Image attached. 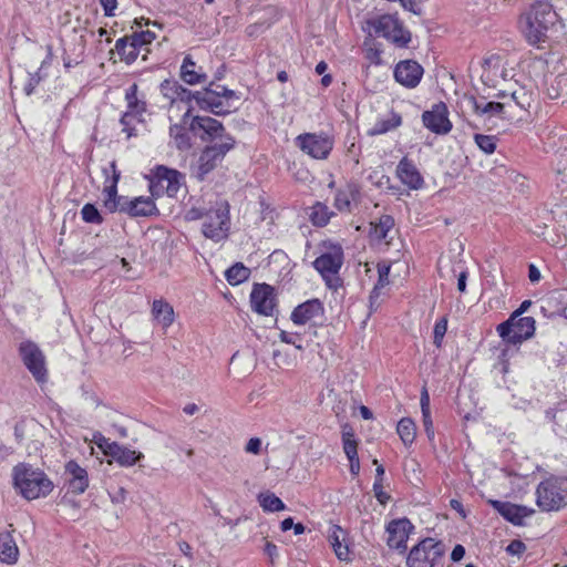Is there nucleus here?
<instances>
[{"label":"nucleus","instance_id":"nucleus-4","mask_svg":"<svg viewBox=\"0 0 567 567\" xmlns=\"http://www.w3.org/2000/svg\"><path fill=\"white\" fill-rule=\"evenodd\" d=\"M558 19V14L548 2H537L520 20V28L526 39L532 44L545 41L546 33Z\"/></svg>","mask_w":567,"mask_h":567},{"label":"nucleus","instance_id":"nucleus-46","mask_svg":"<svg viewBox=\"0 0 567 567\" xmlns=\"http://www.w3.org/2000/svg\"><path fill=\"white\" fill-rule=\"evenodd\" d=\"M177 87H182V85L176 81H169V80H165L161 85L163 95L166 99L171 100L172 103L177 102V100H178L179 92H178Z\"/></svg>","mask_w":567,"mask_h":567},{"label":"nucleus","instance_id":"nucleus-33","mask_svg":"<svg viewBox=\"0 0 567 567\" xmlns=\"http://www.w3.org/2000/svg\"><path fill=\"white\" fill-rule=\"evenodd\" d=\"M137 84H132L125 93V100L127 102V110L130 114H133L141 120V116L146 112V102L137 97Z\"/></svg>","mask_w":567,"mask_h":567},{"label":"nucleus","instance_id":"nucleus-16","mask_svg":"<svg viewBox=\"0 0 567 567\" xmlns=\"http://www.w3.org/2000/svg\"><path fill=\"white\" fill-rule=\"evenodd\" d=\"M414 526L408 518H400L391 520L386 526L388 539L386 544L390 548L399 550L401 554L406 551V543L410 533Z\"/></svg>","mask_w":567,"mask_h":567},{"label":"nucleus","instance_id":"nucleus-37","mask_svg":"<svg viewBox=\"0 0 567 567\" xmlns=\"http://www.w3.org/2000/svg\"><path fill=\"white\" fill-rule=\"evenodd\" d=\"M396 432L404 443V445H410L414 442L416 435V426L412 419L403 417L399 421L396 426Z\"/></svg>","mask_w":567,"mask_h":567},{"label":"nucleus","instance_id":"nucleus-49","mask_svg":"<svg viewBox=\"0 0 567 567\" xmlns=\"http://www.w3.org/2000/svg\"><path fill=\"white\" fill-rule=\"evenodd\" d=\"M137 118V116L130 114L128 112H125L121 117V124L123 125V131L127 133V137H131L133 135V127H132V120Z\"/></svg>","mask_w":567,"mask_h":567},{"label":"nucleus","instance_id":"nucleus-56","mask_svg":"<svg viewBox=\"0 0 567 567\" xmlns=\"http://www.w3.org/2000/svg\"><path fill=\"white\" fill-rule=\"evenodd\" d=\"M177 90L179 92L177 101L190 102V101L195 100L196 92H192L190 90L184 87L183 85H182V87H177Z\"/></svg>","mask_w":567,"mask_h":567},{"label":"nucleus","instance_id":"nucleus-19","mask_svg":"<svg viewBox=\"0 0 567 567\" xmlns=\"http://www.w3.org/2000/svg\"><path fill=\"white\" fill-rule=\"evenodd\" d=\"M423 73L422 65L414 60L400 61L394 68L395 81L408 89L417 86Z\"/></svg>","mask_w":567,"mask_h":567},{"label":"nucleus","instance_id":"nucleus-22","mask_svg":"<svg viewBox=\"0 0 567 567\" xmlns=\"http://www.w3.org/2000/svg\"><path fill=\"white\" fill-rule=\"evenodd\" d=\"M489 503L493 508L499 513V515L514 525H523L524 518L534 513L533 509H529L526 506L515 505L509 502L491 499Z\"/></svg>","mask_w":567,"mask_h":567},{"label":"nucleus","instance_id":"nucleus-8","mask_svg":"<svg viewBox=\"0 0 567 567\" xmlns=\"http://www.w3.org/2000/svg\"><path fill=\"white\" fill-rule=\"evenodd\" d=\"M343 264V251L341 246H332L329 251L323 252L312 262L315 269L320 272L327 286L338 289L341 280L337 276Z\"/></svg>","mask_w":567,"mask_h":567},{"label":"nucleus","instance_id":"nucleus-12","mask_svg":"<svg viewBox=\"0 0 567 567\" xmlns=\"http://www.w3.org/2000/svg\"><path fill=\"white\" fill-rule=\"evenodd\" d=\"M182 178L183 175L178 171L158 165L150 183L152 196L159 197L166 193L169 197H174L181 187Z\"/></svg>","mask_w":567,"mask_h":567},{"label":"nucleus","instance_id":"nucleus-62","mask_svg":"<svg viewBox=\"0 0 567 567\" xmlns=\"http://www.w3.org/2000/svg\"><path fill=\"white\" fill-rule=\"evenodd\" d=\"M350 472L353 476H357L360 472V461L359 457L350 458Z\"/></svg>","mask_w":567,"mask_h":567},{"label":"nucleus","instance_id":"nucleus-59","mask_svg":"<svg viewBox=\"0 0 567 567\" xmlns=\"http://www.w3.org/2000/svg\"><path fill=\"white\" fill-rule=\"evenodd\" d=\"M465 555V548L462 545H456L451 554V559L453 561H460Z\"/></svg>","mask_w":567,"mask_h":567},{"label":"nucleus","instance_id":"nucleus-28","mask_svg":"<svg viewBox=\"0 0 567 567\" xmlns=\"http://www.w3.org/2000/svg\"><path fill=\"white\" fill-rule=\"evenodd\" d=\"M12 530H0V561L8 565H13L19 558V548L12 536Z\"/></svg>","mask_w":567,"mask_h":567},{"label":"nucleus","instance_id":"nucleus-13","mask_svg":"<svg viewBox=\"0 0 567 567\" xmlns=\"http://www.w3.org/2000/svg\"><path fill=\"white\" fill-rule=\"evenodd\" d=\"M19 352L24 365L37 382H45L48 371L45 368V358L41 349L32 341H24L21 342Z\"/></svg>","mask_w":567,"mask_h":567},{"label":"nucleus","instance_id":"nucleus-20","mask_svg":"<svg viewBox=\"0 0 567 567\" xmlns=\"http://www.w3.org/2000/svg\"><path fill=\"white\" fill-rule=\"evenodd\" d=\"M192 131H203L204 134L200 136L203 141L219 140L218 143L225 141V137H231L225 133L223 124L209 116H195L190 123Z\"/></svg>","mask_w":567,"mask_h":567},{"label":"nucleus","instance_id":"nucleus-21","mask_svg":"<svg viewBox=\"0 0 567 567\" xmlns=\"http://www.w3.org/2000/svg\"><path fill=\"white\" fill-rule=\"evenodd\" d=\"M64 468L68 491L76 495L83 494L89 487L86 470L81 467L75 461H69Z\"/></svg>","mask_w":567,"mask_h":567},{"label":"nucleus","instance_id":"nucleus-54","mask_svg":"<svg viewBox=\"0 0 567 567\" xmlns=\"http://www.w3.org/2000/svg\"><path fill=\"white\" fill-rule=\"evenodd\" d=\"M264 553L269 557L270 564L274 565L275 558L278 556L277 546L274 543L266 540Z\"/></svg>","mask_w":567,"mask_h":567},{"label":"nucleus","instance_id":"nucleus-23","mask_svg":"<svg viewBox=\"0 0 567 567\" xmlns=\"http://www.w3.org/2000/svg\"><path fill=\"white\" fill-rule=\"evenodd\" d=\"M323 311V305L319 299L307 300L293 309L291 320L299 326L306 324L310 320L321 317Z\"/></svg>","mask_w":567,"mask_h":567},{"label":"nucleus","instance_id":"nucleus-50","mask_svg":"<svg viewBox=\"0 0 567 567\" xmlns=\"http://www.w3.org/2000/svg\"><path fill=\"white\" fill-rule=\"evenodd\" d=\"M422 416H423V425H424V430L427 435V439L430 441H433L434 436H435V432H434V426H433V422H432V417H431V412L422 413Z\"/></svg>","mask_w":567,"mask_h":567},{"label":"nucleus","instance_id":"nucleus-45","mask_svg":"<svg viewBox=\"0 0 567 567\" xmlns=\"http://www.w3.org/2000/svg\"><path fill=\"white\" fill-rule=\"evenodd\" d=\"M474 141L476 145L486 154H492L496 150V138L491 135L475 134Z\"/></svg>","mask_w":567,"mask_h":567},{"label":"nucleus","instance_id":"nucleus-9","mask_svg":"<svg viewBox=\"0 0 567 567\" xmlns=\"http://www.w3.org/2000/svg\"><path fill=\"white\" fill-rule=\"evenodd\" d=\"M374 32L398 48H406L411 42V32L403 27V23L392 14H384L372 22Z\"/></svg>","mask_w":567,"mask_h":567},{"label":"nucleus","instance_id":"nucleus-14","mask_svg":"<svg viewBox=\"0 0 567 567\" xmlns=\"http://www.w3.org/2000/svg\"><path fill=\"white\" fill-rule=\"evenodd\" d=\"M422 121L424 126L435 134H447L452 130L447 106L443 102H439L431 110L425 111L422 114Z\"/></svg>","mask_w":567,"mask_h":567},{"label":"nucleus","instance_id":"nucleus-42","mask_svg":"<svg viewBox=\"0 0 567 567\" xmlns=\"http://www.w3.org/2000/svg\"><path fill=\"white\" fill-rule=\"evenodd\" d=\"M389 274H390L389 265L382 264V265L378 266L379 278H378L377 285L374 286V288L371 292V296H370L371 301L378 297V291L389 284Z\"/></svg>","mask_w":567,"mask_h":567},{"label":"nucleus","instance_id":"nucleus-41","mask_svg":"<svg viewBox=\"0 0 567 567\" xmlns=\"http://www.w3.org/2000/svg\"><path fill=\"white\" fill-rule=\"evenodd\" d=\"M169 135L174 140L175 145L178 150H187L190 147L189 135L184 126H171Z\"/></svg>","mask_w":567,"mask_h":567},{"label":"nucleus","instance_id":"nucleus-7","mask_svg":"<svg viewBox=\"0 0 567 567\" xmlns=\"http://www.w3.org/2000/svg\"><path fill=\"white\" fill-rule=\"evenodd\" d=\"M445 553L442 542L427 537L413 546L406 557L408 567H433Z\"/></svg>","mask_w":567,"mask_h":567},{"label":"nucleus","instance_id":"nucleus-39","mask_svg":"<svg viewBox=\"0 0 567 567\" xmlns=\"http://www.w3.org/2000/svg\"><path fill=\"white\" fill-rule=\"evenodd\" d=\"M258 502L265 512H280L286 508L284 502L277 497L274 493H260L258 495Z\"/></svg>","mask_w":567,"mask_h":567},{"label":"nucleus","instance_id":"nucleus-53","mask_svg":"<svg viewBox=\"0 0 567 567\" xmlns=\"http://www.w3.org/2000/svg\"><path fill=\"white\" fill-rule=\"evenodd\" d=\"M381 54H382V51L379 48H369L367 50L365 58L371 63H374L378 65V64L382 63Z\"/></svg>","mask_w":567,"mask_h":567},{"label":"nucleus","instance_id":"nucleus-36","mask_svg":"<svg viewBox=\"0 0 567 567\" xmlns=\"http://www.w3.org/2000/svg\"><path fill=\"white\" fill-rule=\"evenodd\" d=\"M250 276V269L241 262H236L225 271L226 280L231 286L246 281Z\"/></svg>","mask_w":567,"mask_h":567},{"label":"nucleus","instance_id":"nucleus-58","mask_svg":"<svg viewBox=\"0 0 567 567\" xmlns=\"http://www.w3.org/2000/svg\"><path fill=\"white\" fill-rule=\"evenodd\" d=\"M420 403H421V411H422V413L430 412V396H429V393H427L426 389H423V391L421 393Z\"/></svg>","mask_w":567,"mask_h":567},{"label":"nucleus","instance_id":"nucleus-47","mask_svg":"<svg viewBox=\"0 0 567 567\" xmlns=\"http://www.w3.org/2000/svg\"><path fill=\"white\" fill-rule=\"evenodd\" d=\"M447 331V319L443 317L436 321L433 330V343L440 348L442 346L443 338Z\"/></svg>","mask_w":567,"mask_h":567},{"label":"nucleus","instance_id":"nucleus-63","mask_svg":"<svg viewBox=\"0 0 567 567\" xmlns=\"http://www.w3.org/2000/svg\"><path fill=\"white\" fill-rule=\"evenodd\" d=\"M450 505L453 509H455L462 517H465V511L463 508L462 503L458 499H451Z\"/></svg>","mask_w":567,"mask_h":567},{"label":"nucleus","instance_id":"nucleus-11","mask_svg":"<svg viewBox=\"0 0 567 567\" xmlns=\"http://www.w3.org/2000/svg\"><path fill=\"white\" fill-rule=\"evenodd\" d=\"M497 332L508 343H520L534 334L535 319L533 317L511 316L497 326Z\"/></svg>","mask_w":567,"mask_h":567},{"label":"nucleus","instance_id":"nucleus-34","mask_svg":"<svg viewBox=\"0 0 567 567\" xmlns=\"http://www.w3.org/2000/svg\"><path fill=\"white\" fill-rule=\"evenodd\" d=\"M152 312L163 327H169L174 321L173 307L164 300H155L153 302Z\"/></svg>","mask_w":567,"mask_h":567},{"label":"nucleus","instance_id":"nucleus-1","mask_svg":"<svg viewBox=\"0 0 567 567\" xmlns=\"http://www.w3.org/2000/svg\"><path fill=\"white\" fill-rule=\"evenodd\" d=\"M103 174L106 177L103 189L104 206L109 212H120L131 217H151L159 214L152 197L140 196L130 199L117 195L120 172L116 169L115 161L111 162L109 167L103 168Z\"/></svg>","mask_w":567,"mask_h":567},{"label":"nucleus","instance_id":"nucleus-17","mask_svg":"<svg viewBox=\"0 0 567 567\" xmlns=\"http://www.w3.org/2000/svg\"><path fill=\"white\" fill-rule=\"evenodd\" d=\"M99 446L104 450L105 455L112 457L121 466H133L138 461L144 458L142 452L131 450L127 446L121 445L116 442H110L106 439H102Z\"/></svg>","mask_w":567,"mask_h":567},{"label":"nucleus","instance_id":"nucleus-5","mask_svg":"<svg viewBox=\"0 0 567 567\" xmlns=\"http://www.w3.org/2000/svg\"><path fill=\"white\" fill-rule=\"evenodd\" d=\"M536 495L543 511H559L567 505V478L551 476L540 482Z\"/></svg>","mask_w":567,"mask_h":567},{"label":"nucleus","instance_id":"nucleus-38","mask_svg":"<svg viewBox=\"0 0 567 567\" xmlns=\"http://www.w3.org/2000/svg\"><path fill=\"white\" fill-rule=\"evenodd\" d=\"M342 444L348 460L358 457V442L353 430L347 424L342 427Z\"/></svg>","mask_w":567,"mask_h":567},{"label":"nucleus","instance_id":"nucleus-35","mask_svg":"<svg viewBox=\"0 0 567 567\" xmlns=\"http://www.w3.org/2000/svg\"><path fill=\"white\" fill-rule=\"evenodd\" d=\"M332 216H334V213L330 210L326 204L317 202L311 207L309 218L315 226L324 227L330 221Z\"/></svg>","mask_w":567,"mask_h":567},{"label":"nucleus","instance_id":"nucleus-24","mask_svg":"<svg viewBox=\"0 0 567 567\" xmlns=\"http://www.w3.org/2000/svg\"><path fill=\"white\" fill-rule=\"evenodd\" d=\"M472 102L475 114L483 118L484 124L488 126V128L495 125L493 118H504L506 103L487 102L482 104L475 99H473Z\"/></svg>","mask_w":567,"mask_h":567},{"label":"nucleus","instance_id":"nucleus-10","mask_svg":"<svg viewBox=\"0 0 567 567\" xmlns=\"http://www.w3.org/2000/svg\"><path fill=\"white\" fill-rule=\"evenodd\" d=\"M234 137H225L221 143H214L208 145L202 152L198 165L195 171V176L198 181H204L218 163L223 161L225 155L235 146Z\"/></svg>","mask_w":567,"mask_h":567},{"label":"nucleus","instance_id":"nucleus-27","mask_svg":"<svg viewBox=\"0 0 567 567\" xmlns=\"http://www.w3.org/2000/svg\"><path fill=\"white\" fill-rule=\"evenodd\" d=\"M482 66L481 78L483 82L488 86L495 87L499 75L504 73L503 59L497 54H493L484 60Z\"/></svg>","mask_w":567,"mask_h":567},{"label":"nucleus","instance_id":"nucleus-64","mask_svg":"<svg viewBox=\"0 0 567 567\" xmlns=\"http://www.w3.org/2000/svg\"><path fill=\"white\" fill-rule=\"evenodd\" d=\"M280 340L285 343L295 344V336L292 333H288L286 331L280 332Z\"/></svg>","mask_w":567,"mask_h":567},{"label":"nucleus","instance_id":"nucleus-61","mask_svg":"<svg viewBox=\"0 0 567 567\" xmlns=\"http://www.w3.org/2000/svg\"><path fill=\"white\" fill-rule=\"evenodd\" d=\"M466 279L467 274L465 271H462L457 279V289L460 292H464L466 290Z\"/></svg>","mask_w":567,"mask_h":567},{"label":"nucleus","instance_id":"nucleus-3","mask_svg":"<svg viewBox=\"0 0 567 567\" xmlns=\"http://www.w3.org/2000/svg\"><path fill=\"white\" fill-rule=\"evenodd\" d=\"M16 491L25 499L47 497L54 488L53 482L39 467L29 463H19L12 468Z\"/></svg>","mask_w":567,"mask_h":567},{"label":"nucleus","instance_id":"nucleus-44","mask_svg":"<svg viewBox=\"0 0 567 567\" xmlns=\"http://www.w3.org/2000/svg\"><path fill=\"white\" fill-rule=\"evenodd\" d=\"M82 219L90 224H102L103 217L93 204H85L81 210Z\"/></svg>","mask_w":567,"mask_h":567},{"label":"nucleus","instance_id":"nucleus-15","mask_svg":"<svg viewBox=\"0 0 567 567\" xmlns=\"http://www.w3.org/2000/svg\"><path fill=\"white\" fill-rule=\"evenodd\" d=\"M298 144L302 152L317 159H324L330 154L333 142L328 136L317 134L299 135Z\"/></svg>","mask_w":567,"mask_h":567},{"label":"nucleus","instance_id":"nucleus-51","mask_svg":"<svg viewBox=\"0 0 567 567\" xmlns=\"http://www.w3.org/2000/svg\"><path fill=\"white\" fill-rule=\"evenodd\" d=\"M526 550V545L518 539L512 540L506 547V551L511 555H520Z\"/></svg>","mask_w":567,"mask_h":567},{"label":"nucleus","instance_id":"nucleus-30","mask_svg":"<svg viewBox=\"0 0 567 567\" xmlns=\"http://www.w3.org/2000/svg\"><path fill=\"white\" fill-rule=\"evenodd\" d=\"M346 532L340 526H332L329 533V542L340 560H349V547L344 544Z\"/></svg>","mask_w":567,"mask_h":567},{"label":"nucleus","instance_id":"nucleus-55","mask_svg":"<svg viewBox=\"0 0 567 567\" xmlns=\"http://www.w3.org/2000/svg\"><path fill=\"white\" fill-rule=\"evenodd\" d=\"M101 6L103 7L104 14L106 17H113L115 13V9L117 7L116 0H100Z\"/></svg>","mask_w":567,"mask_h":567},{"label":"nucleus","instance_id":"nucleus-18","mask_svg":"<svg viewBox=\"0 0 567 567\" xmlns=\"http://www.w3.org/2000/svg\"><path fill=\"white\" fill-rule=\"evenodd\" d=\"M250 305L255 312L272 316L276 307L274 288L267 284H255L250 293Z\"/></svg>","mask_w":567,"mask_h":567},{"label":"nucleus","instance_id":"nucleus-48","mask_svg":"<svg viewBox=\"0 0 567 567\" xmlns=\"http://www.w3.org/2000/svg\"><path fill=\"white\" fill-rule=\"evenodd\" d=\"M373 492L375 498L379 501L380 504L385 505L388 501L390 499V496L383 491V482L382 480H375L373 484Z\"/></svg>","mask_w":567,"mask_h":567},{"label":"nucleus","instance_id":"nucleus-43","mask_svg":"<svg viewBox=\"0 0 567 567\" xmlns=\"http://www.w3.org/2000/svg\"><path fill=\"white\" fill-rule=\"evenodd\" d=\"M128 39L136 43L137 48L144 50L145 53H147L148 49H146V45L153 42V40L155 39V34L151 31H142L132 34L131 37H128ZM143 59H146V54L143 55Z\"/></svg>","mask_w":567,"mask_h":567},{"label":"nucleus","instance_id":"nucleus-2","mask_svg":"<svg viewBox=\"0 0 567 567\" xmlns=\"http://www.w3.org/2000/svg\"><path fill=\"white\" fill-rule=\"evenodd\" d=\"M187 221L202 220V234L214 243H220L228 238L230 233V206L225 199L209 202V205H200L189 208L185 214Z\"/></svg>","mask_w":567,"mask_h":567},{"label":"nucleus","instance_id":"nucleus-52","mask_svg":"<svg viewBox=\"0 0 567 567\" xmlns=\"http://www.w3.org/2000/svg\"><path fill=\"white\" fill-rule=\"evenodd\" d=\"M245 451L250 454L258 455L261 451V440L259 437H251L246 446Z\"/></svg>","mask_w":567,"mask_h":567},{"label":"nucleus","instance_id":"nucleus-32","mask_svg":"<svg viewBox=\"0 0 567 567\" xmlns=\"http://www.w3.org/2000/svg\"><path fill=\"white\" fill-rule=\"evenodd\" d=\"M115 49L126 64L133 63L138 54L141 53V49L137 48V44L134 43L128 37H123L118 39L115 43Z\"/></svg>","mask_w":567,"mask_h":567},{"label":"nucleus","instance_id":"nucleus-60","mask_svg":"<svg viewBox=\"0 0 567 567\" xmlns=\"http://www.w3.org/2000/svg\"><path fill=\"white\" fill-rule=\"evenodd\" d=\"M528 278L532 282H537L540 279V271L535 265L528 267Z\"/></svg>","mask_w":567,"mask_h":567},{"label":"nucleus","instance_id":"nucleus-6","mask_svg":"<svg viewBox=\"0 0 567 567\" xmlns=\"http://www.w3.org/2000/svg\"><path fill=\"white\" fill-rule=\"evenodd\" d=\"M212 84L204 91H197L195 102L199 109L210 111L215 115H225L231 112V109L237 107L233 105L231 100H238L239 96L235 91L225 86H218L220 90H213Z\"/></svg>","mask_w":567,"mask_h":567},{"label":"nucleus","instance_id":"nucleus-40","mask_svg":"<svg viewBox=\"0 0 567 567\" xmlns=\"http://www.w3.org/2000/svg\"><path fill=\"white\" fill-rule=\"evenodd\" d=\"M402 118L399 114L392 113L391 117L386 120L378 121L372 130L370 131L371 135L384 134L393 128H396L401 125Z\"/></svg>","mask_w":567,"mask_h":567},{"label":"nucleus","instance_id":"nucleus-57","mask_svg":"<svg viewBox=\"0 0 567 567\" xmlns=\"http://www.w3.org/2000/svg\"><path fill=\"white\" fill-rule=\"evenodd\" d=\"M40 81H41V76L39 75L38 72L35 74H30L29 82L24 87L27 95L32 94L34 87L40 83Z\"/></svg>","mask_w":567,"mask_h":567},{"label":"nucleus","instance_id":"nucleus-26","mask_svg":"<svg viewBox=\"0 0 567 567\" xmlns=\"http://www.w3.org/2000/svg\"><path fill=\"white\" fill-rule=\"evenodd\" d=\"M359 196V185L353 182L347 183L343 187L337 190L333 206L341 213H350L351 203L358 200Z\"/></svg>","mask_w":567,"mask_h":567},{"label":"nucleus","instance_id":"nucleus-25","mask_svg":"<svg viewBox=\"0 0 567 567\" xmlns=\"http://www.w3.org/2000/svg\"><path fill=\"white\" fill-rule=\"evenodd\" d=\"M396 173L401 182L412 189H420L423 186V177L415 165L408 158L403 157L396 167Z\"/></svg>","mask_w":567,"mask_h":567},{"label":"nucleus","instance_id":"nucleus-29","mask_svg":"<svg viewBox=\"0 0 567 567\" xmlns=\"http://www.w3.org/2000/svg\"><path fill=\"white\" fill-rule=\"evenodd\" d=\"M181 79L189 85H196L205 82L207 75L202 66L197 68L190 55H186L181 66Z\"/></svg>","mask_w":567,"mask_h":567},{"label":"nucleus","instance_id":"nucleus-31","mask_svg":"<svg viewBox=\"0 0 567 567\" xmlns=\"http://www.w3.org/2000/svg\"><path fill=\"white\" fill-rule=\"evenodd\" d=\"M394 226V219L390 215H382L378 221L370 223L369 237L374 241L386 239L389 231Z\"/></svg>","mask_w":567,"mask_h":567}]
</instances>
